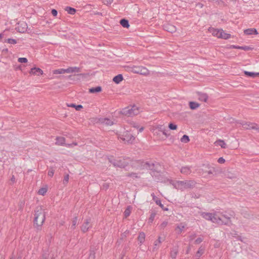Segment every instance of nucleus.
<instances>
[{
    "instance_id": "2f4dec72",
    "label": "nucleus",
    "mask_w": 259,
    "mask_h": 259,
    "mask_svg": "<svg viewBox=\"0 0 259 259\" xmlns=\"http://www.w3.org/2000/svg\"><path fill=\"white\" fill-rule=\"evenodd\" d=\"M189 106L191 109L194 110L199 107V104L196 102L191 101L189 102Z\"/></svg>"
},
{
    "instance_id": "6e6d98bb",
    "label": "nucleus",
    "mask_w": 259,
    "mask_h": 259,
    "mask_svg": "<svg viewBox=\"0 0 259 259\" xmlns=\"http://www.w3.org/2000/svg\"><path fill=\"white\" fill-rule=\"evenodd\" d=\"M218 162L219 163H224L225 162V160L224 158L223 157H220L218 160Z\"/></svg>"
},
{
    "instance_id": "c9c22d12",
    "label": "nucleus",
    "mask_w": 259,
    "mask_h": 259,
    "mask_svg": "<svg viewBox=\"0 0 259 259\" xmlns=\"http://www.w3.org/2000/svg\"><path fill=\"white\" fill-rule=\"evenodd\" d=\"M190 139L188 136L184 135L182 136V137L181 138V141L182 143H187L189 142Z\"/></svg>"
},
{
    "instance_id": "338daca9",
    "label": "nucleus",
    "mask_w": 259,
    "mask_h": 259,
    "mask_svg": "<svg viewBox=\"0 0 259 259\" xmlns=\"http://www.w3.org/2000/svg\"><path fill=\"white\" fill-rule=\"evenodd\" d=\"M11 181L13 183H15V182L16 180H15V178L14 176H12V178H11Z\"/></svg>"
},
{
    "instance_id": "69168bd1",
    "label": "nucleus",
    "mask_w": 259,
    "mask_h": 259,
    "mask_svg": "<svg viewBox=\"0 0 259 259\" xmlns=\"http://www.w3.org/2000/svg\"><path fill=\"white\" fill-rule=\"evenodd\" d=\"M132 124H133V126L134 127L136 128H139V126L138 124H137L136 123H134Z\"/></svg>"
},
{
    "instance_id": "a18cd8bd",
    "label": "nucleus",
    "mask_w": 259,
    "mask_h": 259,
    "mask_svg": "<svg viewBox=\"0 0 259 259\" xmlns=\"http://www.w3.org/2000/svg\"><path fill=\"white\" fill-rule=\"evenodd\" d=\"M168 127L171 130H175L177 128V125L172 123H170L168 125Z\"/></svg>"
},
{
    "instance_id": "4d7b16f0",
    "label": "nucleus",
    "mask_w": 259,
    "mask_h": 259,
    "mask_svg": "<svg viewBox=\"0 0 259 259\" xmlns=\"http://www.w3.org/2000/svg\"><path fill=\"white\" fill-rule=\"evenodd\" d=\"M51 13L54 16H57L58 14L57 11L55 9H52Z\"/></svg>"
},
{
    "instance_id": "cd10ccee",
    "label": "nucleus",
    "mask_w": 259,
    "mask_h": 259,
    "mask_svg": "<svg viewBox=\"0 0 259 259\" xmlns=\"http://www.w3.org/2000/svg\"><path fill=\"white\" fill-rule=\"evenodd\" d=\"M102 91V88L100 86L92 88L89 89V92L91 93H98Z\"/></svg>"
},
{
    "instance_id": "e433bc0d",
    "label": "nucleus",
    "mask_w": 259,
    "mask_h": 259,
    "mask_svg": "<svg viewBox=\"0 0 259 259\" xmlns=\"http://www.w3.org/2000/svg\"><path fill=\"white\" fill-rule=\"evenodd\" d=\"M66 70V69H57L54 70L53 73L55 74L65 73H66V72L65 71Z\"/></svg>"
},
{
    "instance_id": "20e7f679",
    "label": "nucleus",
    "mask_w": 259,
    "mask_h": 259,
    "mask_svg": "<svg viewBox=\"0 0 259 259\" xmlns=\"http://www.w3.org/2000/svg\"><path fill=\"white\" fill-rule=\"evenodd\" d=\"M109 161L112 163L114 166L123 168L128 164L129 160L127 158L120 157L117 159H113V160L109 159Z\"/></svg>"
},
{
    "instance_id": "052dcab7",
    "label": "nucleus",
    "mask_w": 259,
    "mask_h": 259,
    "mask_svg": "<svg viewBox=\"0 0 259 259\" xmlns=\"http://www.w3.org/2000/svg\"><path fill=\"white\" fill-rule=\"evenodd\" d=\"M159 128H160V131L162 132L164 135H165V136L167 137L168 135H167V134L165 132V131L163 130V128L162 127V126H160Z\"/></svg>"
},
{
    "instance_id": "39448f33",
    "label": "nucleus",
    "mask_w": 259,
    "mask_h": 259,
    "mask_svg": "<svg viewBox=\"0 0 259 259\" xmlns=\"http://www.w3.org/2000/svg\"><path fill=\"white\" fill-rule=\"evenodd\" d=\"M200 215L205 220L210 221L212 223L217 224V217H215V215H217V211L213 213L201 212H200Z\"/></svg>"
},
{
    "instance_id": "4be33fe9",
    "label": "nucleus",
    "mask_w": 259,
    "mask_h": 259,
    "mask_svg": "<svg viewBox=\"0 0 259 259\" xmlns=\"http://www.w3.org/2000/svg\"><path fill=\"white\" fill-rule=\"evenodd\" d=\"M186 224L183 223H181L178 225L176 228V230L178 231V234H181L183 231L185 227H186Z\"/></svg>"
},
{
    "instance_id": "bb28decb",
    "label": "nucleus",
    "mask_w": 259,
    "mask_h": 259,
    "mask_svg": "<svg viewBox=\"0 0 259 259\" xmlns=\"http://www.w3.org/2000/svg\"><path fill=\"white\" fill-rule=\"evenodd\" d=\"M145 239V234L144 232H140L138 238V241L140 242V244L144 242Z\"/></svg>"
},
{
    "instance_id": "f03ea898",
    "label": "nucleus",
    "mask_w": 259,
    "mask_h": 259,
    "mask_svg": "<svg viewBox=\"0 0 259 259\" xmlns=\"http://www.w3.org/2000/svg\"><path fill=\"white\" fill-rule=\"evenodd\" d=\"M34 215V225L38 231L40 230L46 219V213L41 207H37Z\"/></svg>"
},
{
    "instance_id": "49530a36",
    "label": "nucleus",
    "mask_w": 259,
    "mask_h": 259,
    "mask_svg": "<svg viewBox=\"0 0 259 259\" xmlns=\"http://www.w3.org/2000/svg\"><path fill=\"white\" fill-rule=\"evenodd\" d=\"M156 213L155 212H152L149 219V221L150 223H152L155 217Z\"/></svg>"
},
{
    "instance_id": "f3484780",
    "label": "nucleus",
    "mask_w": 259,
    "mask_h": 259,
    "mask_svg": "<svg viewBox=\"0 0 259 259\" xmlns=\"http://www.w3.org/2000/svg\"><path fill=\"white\" fill-rule=\"evenodd\" d=\"M164 29L167 31H168L170 33H173L176 32V28L175 26L171 24H167L164 26Z\"/></svg>"
},
{
    "instance_id": "79ce46f5",
    "label": "nucleus",
    "mask_w": 259,
    "mask_h": 259,
    "mask_svg": "<svg viewBox=\"0 0 259 259\" xmlns=\"http://www.w3.org/2000/svg\"><path fill=\"white\" fill-rule=\"evenodd\" d=\"M161 243V241H157L156 240L154 243V248L153 249H157L158 248V246H159L160 244Z\"/></svg>"
},
{
    "instance_id": "774afa93",
    "label": "nucleus",
    "mask_w": 259,
    "mask_h": 259,
    "mask_svg": "<svg viewBox=\"0 0 259 259\" xmlns=\"http://www.w3.org/2000/svg\"><path fill=\"white\" fill-rule=\"evenodd\" d=\"M144 130V127L142 126L139 129V132H142Z\"/></svg>"
},
{
    "instance_id": "393cba45",
    "label": "nucleus",
    "mask_w": 259,
    "mask_h": 259,
    "mask_svg": "<svg viewBox=\"0 0 259 259\" xmlns=\"http://www.w3.org/2000/svg\"><path fill=\"white\" fill-rule=\"evenodd\" d=\"M231 37V34L229 33H227L224 32V31L222 29V31L221 32V34L220 35V38H223L225 39H227Z\"/></svg>"
},
{
    "instance_id": "37998d69",
    "label": "nucleus",
    "mask_w": 259,
    "mask_h": 259,
    "mask_svg": "<svg viewBox=\"0 0 259 259\" xmlns=\"http://www.w3.org/2000/svg\"><path fill=\"white\" fill-rule=\"evenodd\" d=\"M69 175L67 174L64 177V179H63V183L64 185H66L68 182V181H69Z\"/></svg>"
},
{
    "instance_id": "13d9d810",
    "label": "nucleus",
    "mask_w": 259,
    "mask_h": 259,
    "mask_svg": "<svg viewBox=\"0 0 259 259\" xmlns=\"http://www.w3.org/2000/svg\"><path fill=\"white\" fill-rule=\"evenodd\" d=\"M216 170L214 168H212L211 169H210L209 170H208L207 171V173L208 174L210 175V174H212L213 172H215Z\"/></svg>"
},
{
    "instance_id": "a19ab883",
    "label": "nucleus",
    "mask_w": 259,
    "mask_h": 259,
    "mask_svg": "<svg viewBox=\"0 0 259 259\" xmlns=\"http://www.w3.org/2000/svg\"><path fill=\"white\" fill-rule=\"evenodd\" d=\"M6 42H7L8 43L10 44H17V40L13 38H8L6 40Z\"/></svg>"
},
{
    "instance_id": "f8f14e48",
    "label": "nucleus",
    "mask_w": 259,
    "mask_h": 259,
    "mask_svg": "<svg viewBox=\"0 0 259 259\" xmlns=\"http://www.w3.org/2000/svg\"><path fill=\"white\" fill-rule=\"evenodd\" d=\"M137 70H135V72L139 73L142 75H148L149 73V70L145 67L143 66H140L136 68Z\"/></svg>"
},
{
    "instance_id": "423d86ee",
    "label": "nucleus",
    "mask_w": 259,
    "mask_h": 259,
    "mask_svg": "<svg viewBox=\"0 0 259 259\" xmlns=\"http://www.w3.org/2000/svg\"><path fill=\"white\" fill-rule=\"evenodd\" d=\"M243 128L247 130H255L259 133V126L255 123L242 121L240 123Z\"/></svg>"
},
{
    "instance_id": "dca6fc26",
    "label": "nucleus",
    "mask_w": 259,
    "mask_h": 259,
    "mask_svg": "<svg viewBox=\"0 0 259 259\" xmlns=\"http://www.w3.org/2000/svg\"><path fill=\"white\" fill-rule=\"evenodd\" d=\"M151 195L152 197L153 200L155 202L157 205L160 206V207L164 210H167V208H164V205L161 203L160 200H159L153 193H152Z\"/></svg>"
},
{
    "instance_id": "72a5a7b5",
    "label": "nucleus",
    "mask_w": 259,
    "mask_h": 259,
    "mask_svg": "<svg viewBox=\"0 0 259 259\" xmlns=\"http://www.w3.org/2000/svg\"><path fill=\"white\" fill-rule=\"evenodd\" d=\"M216 143L217 144L221 146L222 148H226V144L225 142L222 140H218L217 141Z\"/></svg>"
},
{
    "instance_id": "e2e57ef3",
    "label": "nucleus",
    "mask_w": 259,
    "mask_h": 259,
    "mask_svg": "<svg viewBox=\"0 0 259 259\" xmlns=\"http://www.w3.org/2000/svg\"><path fill=\"white\" fill-rule=\"evenodd\" d=\"M41 259H48V254H43L42 255Z\"/></svg>"
},
{
    "instance_id": "c756f323",
    "label": "nucleus",
    "mask_w": 259,
    "mask_h": 259,
    "mask_svg": "<svg viewBox=\"0 0 259 259\" xmlns=\"http://www.w3.org/2000/svg\"><path fill=\"white\" fill-rule=\"evenodd\" d=\"M244 74L248 76H249V77H251L252 78H254L255 77V76H256L257 75H259V73H255V72H249V71H245L244 72Z\"/></svg>"
},
{
    "instance_id": "bf43d9fd",
    "label": "nucleus",
    "mask_w": 259,
    "mask_h": 259,
    "mask_svg": "<svg viewBox=\"0 0 259 259\" xmlns=\"http://www.w3.org/2000/svg\"><path fill=\"white\" fill-rule=\"evenodd\" d=\"M242 214L243 215L244 218H246L247 219H250L251 218V215L246 212L242 213Z\"/></svg>"
},
{
    "instance_id": "7ed1b4c3",
    "label": "nucleus",
    "mask_w": 259,
    "mask_h": 259,
    "mask_svg": "<svg viewBox=\"0 0 259 259\" xmlns=\"http://www.w3.org/2000/svg\"><path fill=\"white\" fill-rule=\"evenodd\" d=\"M234 214L233 212H228L217 211V224L220 225L230 226L232 224L231 217Z\"/></svg>"
},
{
    "instance_id": "2eb2a0df",
    "label": "nucleus",
    "mask_w": 259,
    "mask_h": 259,
    "mask_svg": "<svg viewBox=\"0 0 259 259\" xmlns=\"http://www.w3.org/2000/svg\"><path fill=\"white\" fill-rule=\"evenodd\" d=\"M29 73L39 76L43 74V71L39 68L34 67L31 69Z\"/></svg>"
},
{
    "instance_id": "aec40b11",
    "label": "nucleus",
    "mask_w": 259,
    "mask_h": 259,
    "mask_svg": "<svg viewBox=\"0 0 259 259\" xmlns=\"http://www.w3.org/2000/svg\"><path fill=\"white\" fill-rule=\"evenodd\" d=\"M244 33L246 35H251L252 34H257L258 32L255 28H249L244 30Z\"/></svg>"
},
{
    "instance_id": "0e129e2a",
    "label": "nucleus",
    "mask_w": 259,
    "mask_h": 259,
    "mask_svg": "<svg viewBox=\"0 0 259 259\" xmlns=\"http://www.w3.org/2000/svg\"><path fill=\"white\" fill-rule=\"evenodd\" d=\"M65 146H66V147H68V148H70V147H72V144L71 143V144H65L64 145Z\"/></svg>"
},
{
    "instance_id": "a211bd4d",
    "label": "nucleus",
    "mask_w": 259,
    "mask_h": 259,
    "mask_svg": "<svg viewBox=\"0 0 259 259\" xmlns=\"http://www.w3.org/2000/svg\"><path fill=\"white\" fill-rule=\"evenodd\" d=\"M198 98L199 100L206 102L208 100V97L207 95L205 93H198Z\"/></svg>"
},
{
    "instance_id": "603ef678",
    "label": "nucleus",
    "mask_w": 259,
    "mask_h": 259,
    "mask_svg": "<svg viewBox=\"0 0 259 259\" xmlns=\"http://www.w3.org/2000/svg\"><path fill=\"white\" fill-rule=\"evenodd\" d=\"M89 257H90V258L95 259V253L94 251H91Z\"/></svg>"
},
{
    "instance_id": "ea45409f",
    "label": "nucleus",
    "mask_w": 259,
    "mask_h": 259,
    "mask_svg": "<svg viewBox=\"0 0 259 259\" xmlns=\"http://www.w3.org/2000/svg\"><path fill=\"white\" fill-rule=\"evenodd\" d=\"M47 191V189L46 188H40L38 191V193L41 195H44Z\"/></svg>"
},
{
    "instance_id": "6ab92c4d",
    "label": "nucleus",
    "mask_w": 259,
    "mask_h": 259,
    "mask_svg": "<svg viewBox=\"0 0 259 259\" xmlns=\"http://www.w3.org/2000/svg\"><path fill=\"white\" fill-rule=\"evenodd\" d=\"M66 70L65 71L67 73L79 72L80 71V68L77 67H70L66 69Z\"/></svg>"
},
{
    "instance_id": "4468645a",
    "label": "nucleus",
    "mask_w": 259,
    "mask_h": 259,
    "mask_svg": "<svg viewBox=\"0 0 259 259\" xmlns=\"http://www.w3.org/2000/svg\"><path fill=\"white\" fill-rule=\"evenodd\" d=\"M180 171L183 175L188 176L192 172L191 166H182L180 169Z\"/></svg>"
},
{
    "instance_id": "09e8293b",
    "label": "nucleus",
    "mask_w": 259,
    "mask_h": 259,
    "mask_svg": "<svg viewBox=\"0 0 259 259\" xmlns=\"http://www.w3.org/2000/svg\"><path fill=\"white\" fill-rule=\"evenodd\" d=\"M102 1H103V3L104 5H111L113 3V0H102Z\"/></svg>"
},
{
    "instance_id": "de8ad7c7",
    "label": "nucleus",
    "mask_w": 259,
    "mask_h": 259,
    "mask_svg": "<svg viewBox=\"0 0 259 259\" xmlns=\"http://www.w3.org/2000/svg\"><path fill=\"white\" fill-rule=\"evenodd\" d=\"M127 176L130 177H132L134 178H138V174L137 173H135V172L129 173L127 175Z\"/></svg>"
},
{
    "instance_id": "412c9836",
    "label": "nucleus",
    "mask_w": 259,
    "mask_h": 259,
    "mask_svg": "<svg viewBox=\"0 0 259 259\" xmlns=\"http://www.w3.org/2000/svg\"><path fill=\"white\" fill-rule=\"evenodd\" d=\"M56 144L57 145L64 146L65 144V139L64 137H57Z\"/></svg>"
},
{
    "instance_id": "5701e85b",
    "label": "nucleus",
    "mask_w": 259,
    "mask_h": 259,
    "mask_svg": "<svg viewBox=\"0 0 259 259\" xmlns=\"http://www.w3.org/2000/svg\"><path fill=\"white\" fill-rule=\"evenodd\" d=\"M231 48H233V49L243 50H244V51H248V50H250V48L249 47L246 46H238L232 45L231 47Z\"/></svg>"
},
{
    "instance_id": "9b49d317",
    "label": "nucleus",
    "mask_w": 259,
    "mask_h": 259,
    "mask_svg": "<svg viewBox=\"0 0 259 259\" xmlns=\"http://www.w3.org/2000/svg\"><path fill=\"white\" fill-rule=\"evenodd\" d=\"M98 122L102 124H105L106 125H112L114 124V121L108 118H103L101 117L98 119Z\"/></svg>"
},
{
    "instance_id": "b1692460",
    "label": "nucleus",
    "mask_w": 259,
    "mask_h": 259,
    "mask_svg": "<svg viewBox=\"0 0 259 259\" xmlns=\"http://www.w3.org/2000/svg\"><path fill=\"white\" fill-rule=\"evenodd\" d=\"M123 76L122 75V74H118L116 76H115L113 79V81L115 82L116 83H120L122 80H123Z\"/></svg>"
},
{
    "instance_id": "4c0bfd02",
    "label": "nucleus",
    "mask_w": 259,
    "mask_h": 259,
    "mask_svg": "<svg viewBox=\"0 0 259 259\" xmlns=\"http://www.w3.org/2000/svg\"><path fill=\"white\" fill-rule=\"evenodd\" d=\"M21 25L23 26L22 28L21 29L19 26L18 27V30L20 32H24L27 29V24L25 23L21 24Z\"/></svg>"
},
{
    "instance_id": "8fccbe9b",
    "label": "nucleus",
    "mask_w": 259,
    "mask_h": 259,
    "mask_svg": "<svg viewBox=\"0 0 259 259\" xmlns=\"http://www.w3.org/2000/svg\"><path fill=\"white\" fill-rule=\"evenodd\" d=\"M18 61L20 63H26L27 62V59L26 58H19Z\"/></svg>"
},
{
    "instance_id": "ddd939ff",
    "label": "nucleus",
    "mask_w": 259,
    "mask_h": 259,
    "mask_svg": "<svg viewBox=\"0 0 259 259\" xmlns=\"http://www.w3.org/2000/svg\"><path fill=\"white\" fill-rule=\"evenodd\" d=\"M179 251V246L178 244L173 246L170 252V256L172 258H176Z\"/></svg>"
},
{
    "instance_id": "a878e982",
    "label": "nucleus",
    "mask_w": 259,
    "mask_h": 259,
    "mask_svg": "<svg viewBox=\"0 0 259 259\" xmlns=\"http://www.w3.org/2000/svg\"><path fill=\"white\" fill-rule=\"evenodd\" d=\"M120 24L122 25V27L124 28H127L130 27L128 21L125 19H122L120 20Z\"/></svg>"
},
{
    "instance_id": "6e6552de",
    "label": "nucleus",
    "mask_w": 259,
    "mask_h": 259,
    "mask_svg": "<svg viewBox=\"0 0 259 259\" xmlns=\"http://www.w3.org/2000/svg\"><path fill=\"white\" fill-rule=\"evenodd\" d=\"M120 139L125 143H132L135 140V137L128 132L123 133Z\"/></svg>"
},
{
    "instance_id": "c03bdc74",
    "label": "nucleus",
    "mask_w": 259,
    "mask_h": 259,
    "mask_svg": "<svg viewBox=\"0 0 259 259\" xmlns=\"http://www.w3.org/2000/svg\"><path fill=\"white\" fill-rule=\"evenodd\" d=\"M54 169L53 168V167H50V169L48 171V175L49 177H52L54 176Z\"/></svg>"
},
{
    "instance_id": "f704fd0d",
    "label": "nucleus",
    "mask_w": 259,
    "mask_h": 259,
    "mask_svg": "<svg viewBox=\"0 0 259 259\" xmlns=\"http://www.w3.org/2000/svg\"><path fill=\"white\" fill-rule=\"evenodd\" d=\"M204 252V249L201 247H199L196 253V257L199 258Z\"/></svg>"
},
{
    "instance_id": "7c9ffc66",
    "label": "nucleus",
    "mask_w": 259,
    "mask_h": 259,
    "mask_svg": "<svg viewBox=\"0 0 259 259\" xmlns=\"http://www.w3.org/2000/svg\"><path fill=\"white\" fill-rule=\"evenodd\" d=\"M77 221H78V218L77 217H75L74 218H73L72 220V224H71V229L72 230H74L75 227H76V226L77 224Z\"/></svg>"
},
{
    "instance_id": "0eeeda50",
    "label": "nucleus",
    "mask_w": 259,
    "mask_h": 259,
    "mask_svg": "<svg viewBox=\"0 0 259 259\" xmlns=\"http://www.w3.org/2000/svg\"><path fill=\"white\" fill-rule=\"evenodd\" d=\"M243 128L247 130H255L259 133V126L255 123L242 121L240 123Z\"/></svg>"
},
{
    "instance_id": "864d4df0",
    "label": "nucleus",
    "mask_w": 259,
    "mask_h": 259,
    "mask_svg": "<svg viewBox=\"0 0 259 259\" xmlns=\"http://www.w3.org/2000/svg\"><path fill=\"white\" fill-rule=\"evenodd\" d=\"M167 222H163L160 224V227L161 229H164L167 226Z\"/></svg>"
},
{
    "instance_id": "f257e3e1",
    "label": "nucleus",
    "mask_w": 259,
    "mask_h": 259,
    "mask_svg": "<svg viewBox=\"0 0 259 259\" xmlns=\"http://www.w3.org/2000/svg\"><path fill=\"white\" fill-rule=\"evenodd\" d=\"M170 183L175 189L181 191L187 189H192L196 184V182L194 180L177 181L176 182L171 181Z\"/></svg>"
},
{
    "instance_id": "473e14b6",
    "label": "nucleus",
    "mask_w": 259,
    "mask_h": 259,
    "mask_svg": "<svg viewBox=\"0 0 259 259\" xmlns=\"http://www.w3.org/2000/svg\"><path fill=\"white\" fill-rule=\"evenodd\" d=\"M65 10L68 12V13L73 15L76 12V10L74 8H71L70 7H67L65 8Z\"/></svg>"
},
{
    "instance_id": "9d476101",
    "label": "nucleus",
    "mask_w": 259,
    "mask_h": 259,
    "mask_svg": "<svg viewBox=\"0 0 259 259\" xmlns=\"http://www.w3.org/2000/svg\"><path fill=\"white\" fill-rule=\"evenodd\" d=\"M139 112V109L136 106H133L130 109H126L124 111V114L128 116H134L137 115Z\"/></svg>"
},
{
    "instance_id": "680f3d73",
    "label": "nucleus",
    "mask_w": 259,
    "mask_h": 259,
    "mask_svg": "<svg viewBox=\"0 0 259 259\" xmlns=\"http://www.w3.org/2000/svg\"><path fill=\"white\" fill-rule=\"evenodd\" d=\"M109 188V184H107V183H104L103 185V188L105 189V190H107V189H108Z\"/></svg>"
},
{
    "instance_id": "c85d7f7f",
    "label": "nucleus",
    "mask_w": 259,
    "mask_h": 259,
    "mask_svg": "<svg viewBox=\"0 0 259 259\" xmlns=\"http://www.w3.org/2000/svg\"><path fill=\"white\" fill-rule=\"evenodd\" d=\"M221 31H222V29H213L211 32L213 36H216L218 38H220V35L221 34Z\"/></svg>"
},
{
    "instance_id": "1a4fd4ad",
    "label": "nucleus",
    "mask_w": 259,
    "mask_h": 259,
    "mask_svg": "<svg viewBox=\"0 0 259 259\" xmlns=\"http://www.w3.org/2000/svg\"><path fill=\"white\" fill-rule=\"evenodd\" d=\"M92 220L91 218L87 219L85 220L81 227V230L83 233L87 232L90 228H92Z\"/></svg>"
},
{
    "instance_id": "58836bf2",
    "label": "nucleus",
    "mask_w": 259,
    "mask_h": 259,
    "mask_svg": "<svg viewBox=\"0 0 259 259\" xmlns=\"http://www.w3.org/2000/svg\"><path fill=\"white\" fill-rule=\"evenodd\" d=\"M69 107H74L75 108V109L77 111H79L82 108V106L81 105H76L74 104H71L70 105H68Z\"/></svg>"
},
{
    "instance_id": "5fc2aeb1",
    "label": "nucleus",
    "mask_w": 259,
    "mask_h": 259,
    "mask_svg": "<svg viewBox=\"0 0 259 259\" xmlns=\"http://www.w3.org/2000/svg\"><path fill=\"white\" fill-rule=\"evenodd\" d=\"M124 214L125 217H127L130 214V211L128 209H126L124 212Z\"/></svg>"
},
{
    "instance_id": "3c124183",
    "label": "nucleus",
    "mask_w": 259,
    "mask_h": 259,
    "mask_svg": "<svg viewBox=\"0 0 259 259\" xmlns=\"http://www.w3.org/2000/svg\"><path fill=\"white\" fill-rule=\"evenodd\" d=\"M203 238H202L201 237H199L195 240L194 243L196 244H199L203 241Z\"/></svg>"
}]
</instances>
